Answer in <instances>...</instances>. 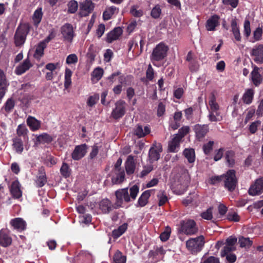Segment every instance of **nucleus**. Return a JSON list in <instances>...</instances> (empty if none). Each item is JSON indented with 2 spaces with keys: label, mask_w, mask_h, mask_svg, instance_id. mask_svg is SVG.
Segmentation results:
<instances>
[{
  "label": "nucleus",
  "mask_w": 263,
  "mask_h": 263,
  "mask_svg": "<svg viewBox=\"0 0 263 263\" xmlns=\"http://www.w3.org/2000/svg\"><path fill=\"white\" fill-rule=\"evenodd\" d=\"M251 55L254 57L255 62L263 63V45H259L254 47L252 50Z\"/></svg>",
  "instance_id": "14"
},
{
  "label": "nucleus",
  "mask_w": 263,
  "mask_h": 263,
  "mask_svg": "<svg viewBox=\"0 0 263 263\" xmlns=\"http://www.w3.org/2000/svg\"><path fill=\"white\" fill-rule=\"evenodd\" d=\"M78 60V57L76 54H71L67 57L66 60V63L69 65L76 64L77 63Z\"/></svg>",
  "instance_id": "56"
},
{
  "label": "nucleus",
  "mask_w": 263,
  "mask_h": 263,
  "mask_svg": "<svg viewBox=\"0 0 263 263\" xmlns=\"http://www.w3.org/2000/svg\"><path fill=\"white\" fill-rule=\"evenodd\" d=\"M168 47L164 43H160L153 49L151 55V60L153 63L163 60L167 55Z\"/></svg>",
  "instance_id": "4"
},
{
  "label": "nucleus",
  "mask_w": 263,
  "mask_h": 263,
  "mask_svg": "<svg viewBox=\"0 0 263 263\" xmlns=\"http://www.w3.org/2000/svg\"><path fill=\"white\" fill-rule=\"evenodd\" d=\"M125 102L122 100L118 101L116 103V107L111 112V116L115 119H118L122 117L125 112Z\"/></svg>",
  "instance_id": "11"
},
{
  "label": "nucleus",
  "mask_w": 263,
  "mask_h": 263,
  "mask_svg": "<svg viewBox=\"0 0 263 263\" xmlns=\"http://www.w3.org/2000/svg\"><path fill=\"white\" fill-rule=\"evenodd\" d=\"M254 95V90L253 88L246 89L242 97L243 102L246 104H251L252 102Z\"/></svg>",
  "instance_id": "29"
},
{
  "label": "nucleus",
  "mask_w": 263,
  "mask_h": 263,
  "mask_svg": "<svg viewBox=\"0 0 263 263\" xmlns=\"http://www.w3.org/2000/svg\"><path fill=\"white\" fill-rule=\"evenodd\" d=\"M72 76V71L70 69L66 68L65 69L64 76V87L66 89L68 88L71 84V77Z\"/></svg>",
  "instance_id": "41"
},
{
  "label": "nucleus",
  "mask_w": 263,
  "mask_h": 263,
  "mask_svg": "<svg viewBox=\"0 0 263 263\" xmlns=\"http://www.w3.org/2000/svg\"><path fill=\"white\" fill-rule=\"evenodd\" d=\"M178 136L173 135V138L169 142L168 149L170 152L175 153L178 152L180 147V142L181 139L178 138Z\"/></svg>",
  "instance_id": "20"
},
{
  "label": "nucleus",
  "mask_w": 263,
  "mask_h": 263,
  "mask_svg": "<svg viewBox=\"0 0 263 263\" xmlns=\"http://www.w3.org/2000/svg\"><path fill=\"white\" fill-rule=\"evenodd\" d=\"M28 129L26 126L23 124H20L17 126L16 133L18 136H24L27 134Z\"/></svg>",
  "instance_id": "55"
},
{
  "label": "nucleus",
  "mask_w": 263,
  "mask_h": 263,
  "mask_svg": "<svg viewBox=\"0 0 263 263\" xmlns=\"http://www.w3.org/2000/svg\"><path fill=\"white\" fill-rule=\"evenodd\" d=\"M127 224L123 223L122 225L118 227V229L114 230L112 232V237L114 238H117L121 236L126 230Z\"/></svg>",
  "instance_id": "37"
},
{
  "label": "nucleus",
  "mask_w": 263,
  "mask_h": 263,
  "mask_svg": "<svg viewBox=\"0 0 263 263\" xmlns=\"http://www.w3.org/2000/svg\"><path fill=\"white\" fill-rule=\"evenodd\" d=\"M259 68L255 66L251 73V80L255 86H259L262 82V78L259 72Z\"/></svg>",
  "instance_id": "16"
},
{
  "label": "nucleus",
  "mask_w": 263,
  "mask_h": 263,
  "mask_svg": "<svg viewBox=\"0 0 263 263\" xmlns=\"http://www.w3.org/2000/svg\"><path fill=\"white\" fill-rule=\"evenodd\" d=\"M212 210V208H210L208 209L205 211L202 212L201 214V217L206 220L212 219L213 218Z\"/></svg>",
  "instance_id": "51"
},
{
  "label": "nucleus",
  "mask_w": 263,
  "mask_h": 263,
  "mask_svg": "<svg viewBox=\"0 0 263 263\" xmlns=\"http://www.w3.org/2000/svg\"><path fill=\"white\" fill-rule=\"evenodd\" d=\"M95 7L94 4L90 0H85L80 4L79 15L81 17L88 16L92 12Z\"/></svg>",
  "instance_id": "8"
},
{
  "label": "nucleus",
  "mask_w": 263,
  "mask_h": 263,
  "mask_svg": "<svg viewBox=\"0 0 263 263\" xmlns=\"http://www.w3.org/2000/svg\"><path fill=\"white\" fill-rule=\"evenodd\" d=\"M10 224L15 229L19 231H22L25 229L26 223V222L21 218H15L10 221Z\"/></svg>",
  "instance_id": "25"
},
{
  "label": "nucleus",
  "mask_w": 263,
  "mask_h": 263,
  "mask_svg": "<svg viewBox=\"0 0 263 263\" xmlns=\"http://www.w3.org/2000/svg\"><path fill=\"white\" fill-rule=\"evenodd\" d=\"M130 12L135 17H140L143 15V11L141 9H137L136 6L132 7Z\"/></svg>",
  "instance_id": "58"
},
{
  "label": "nucleus",
  "mask_w": 263,
  "mask_h": 263,
  "mask_svg": "<svg viewBox=\"0 0 263 263\" xmlns=\"http://www.w3.org/2000/svg\"><path fill=\"white\" fill-rule=\"evenodd\" d=\"M151 132V129L148 126L143 127L142 125H137L134 129V134L139 138L145 137Z\"/></svg>",
  "instance_id": "18"
},
{
  "label": "nucleus",
  "mask_w": 263,
  "mask_h": 263,
  "mask_svg": "<svg viewBox=\"0 0 263 263\" xmlns=\"http://www.w3.org/2000/svg\"><path fill=\"white\" fill-rule=\"evenodd\" d=\"M49 41V39L48 38L45 41H43L40 43L36 47L35 53H34L33 57L36 59H40L44 54V50L45 48L46 45V42H48Z\"/></svg>",
  "instance_id": "31"
},
{
  "label": "nucleus",
  "mask_w": 263,
  "mask_h": 263,
  "mask_svg": "<svg viewBox=\"0 0 263 263\" xmlns=\"http://www.w3.org/2000/svg\"><path fill=\"white\" fill-rule=\"evenodd\" d=\"M209 105L210 107L209 119L212 122L220 121L222 117L219 112V106L216 102V98L213 93H212L209 99Z\"/></svg>",
  "instance_id": "2"
},
{
  "label": "nucleus",
  "mask_w": 263,
  "mask_h": 263,
  "mask_svg": "<svg viewBox=\"0 0 263 263\" xmlns=\"http://www.w3.org/2000/svg\"><path fill=\"white\" fill-rule=\"evenodd\" d=\"M194 129L197 138L200 139L204 137L209 130L208 126L206 125L197 124L194 126Z\"/></svg>",
  "instance_id": "22"
},
{
  "label": "nucleus",
  "mask_w": 263,
  "mask_h": 263,
  "mask_svg": "<svg viewBox=\"0 0 263 263\" xmlns=\"http://www.w3.org/2000/svg\"><path fill=\"white\" fill-rule=\"evenodd\" d=\"M263 192V177L257 179L250 187L248 193L251 196H256Z\"/></svg>",
  "instance_id": "10"
},
{
  "label": "nucleus",
  "mask_w": 263,
  "mask_h": 263,
  "mask_svg": "<svg viewBox=\"0 0 263 263\" xmlns=\"http://www.w3.org/2000/svg\"><path fill=\"white\" fill-rule=\"evenodd\" d=\"M52 140L51 136L46 133H44L36 136L35 144L50 143Z\"/></svg>",
  "instance_id": "33"
},
{
  "label": "nucleus",
  "mask_w": 263,
  "mask_h": 263,
  "mask_svg": "<svg viewBox=\"0 0 263 263\" xmlns=\"http://www.w3.org/2000/svg\"><path fill=\"white\" fill-rule=\"evenodd\" d=\"M116 176L113 177L111 179L112 182L114 184L121 183L125 179V173L123 170L117 171L115 172Z\"/></svg>",
  "instance_id": "35"
},
{
  "label": "nucleus",
  "mask_w": 263,
  "mask_h": 263,
  "mask_svg": "<svg viewBox=\"0 0 263 263\" xmlns=\"http://www.w3.org/2000/svg\"><path fill=\"white\" fill-rule=\"evenodd\" d=\"M122 34V28L119 27H116L107 34L106 41L110 43L114 41L118 40Z\"/></svg>",
  "instance_id": "17"
},
{
  "label": "nucleus",
  "mask_w": 263,
  "mask_h": 263,
  "mask_svg": "<svg viewBox=\"0 0 263 263\" xmlns=\"http://www.w3.org/2000/svg\"><path fill=\"white\" fill-rule=\"evenodd\" d=\"M171 228L166 227L165 231L160 235V238L162 241H165L168 239L171 234Z\"/></svg>",
  "instance_id": "52"
},
{
  "label": "nucleus",
  "mask_w": 263,
  "mask_h": 263,
  "mask_svg": "<svg viewBox=\"0 0 263 263\" xmlns=\"http://www.w3.org/2000/svg\"><path fill=\"white\" fill-rule=\"evenodd\" d=\"M12 148L17 154H22L24 150V145L22 139L18 137L12 139Z\"/></svg>",
  "instance_id": "30"
},
{
  "label": "nucleus",
  "mask_w": 263,
  "mask_h": 263,
  "mask_svg": "<svg viewBox=\"0 0 263 263\" xmlns=\"http://www.w3.org/2000/svg\"><path fill=\"white\" fill-rule=\"evenodd\" d=\"M238 242L241 248H249L253 244L252 241L249 238L243 236L239 237Z\"/></svg>",
  "instance_id": "40"
},
{
  "label": "nucleus",
  "mask_w": 263,
  "mask_h": 263,
  "mask_svg": "<svg viewBox=\"0 0 263 263\" xmlns=\"http://www.w3.org/2000/svg\"><path fill=\"white\" fill-rule=\"evenodd\" d=\"M224 184L226 189L229 191H233L235 190L237 184V179L235 176L234 170H230L224 175Z\"/></svg>",
  "instance_id": "6"
},
{
  "label": "nucleus",
  "mask_w": 263,
  "mask_h": 263,
  "mask_svg": "<svg viewBox=\"0 0 263 263\" xmlns=\"http://www.w3.org/2000/svg\"><path fill=\"white\" fill-rule=\"evenodd\" d=\"M219 17L217 15L211 16L206 21V28L208 31H214L215 28L219 25Z\"/></svg>",
  "instance_id": "19"
},
{
  "label": "nucleus",
  "mask_w": 263,
  "mask_h": 263,
  "mask_svg": "<svg viewBox=\"0 0 263 263\" xmlns=\"http://www.w3.org/2000/svg\"><path fill=\"white\" fill-rule=\"evenodd\" d=\"M200 263H219V260L218 258L215 257L210 256L209 258L201 261Z\"/></svg>",
  "instance_id": "64"
},
{
  "label": "nucleus",
  "mask_w": 263,
  "mask_h": 263,
  "mask_svg": "<svg viewBox=\"0 0 263 263\" xmlns=\"http://www.w3.org/2000/svg\"><path fill=\"white\" fill-rule=\"evenodd\" d=\"M61 33L66 40L71 42L74 36V31L72 26L68 23L64 25L61 27Z\"/></svg>",
  "instance_id": "13"
},
{
  "label": "nucleus",
  "mask_w": 263,
  "mask_h": 263,
  "mask_svg": "<svg viewBox=\"0 0 263 263\" xmlns=\"http://www.w3.org/2000/svg\"><path fill=\"white\" fill-rule=\"evenodd\" d=\"M113 259V263H125L126 258L120 251H117L114 254Z\"/></svg>",
  "instance_id": "42"
},
{
  "label": "nucleus",
  "mask_w": 263,
  "mask_h": 263,
  "mask_svg": "<svg viewBox=\"0 0 263 263\" xmlns=\"http://www.w3.org/2000/svg\"><path fill=\"white\" fill-rule=\"evenodd\" d=\"M158 198L159 199L158 204L159 206L163 205L166 202L168 199L164 191H160L159 192L157 195Z\"/></svg>",
  "instance_id": "49"
},
{
  "label": "nucleus",
  "mask_w": 263,
  "mask_h": 263,
  "mask_svg": "<svg viewBox=\"0 0 263 263\" xmlns=\"http://www.w3.org/2000/svg\"><path fill=\"white\" fill-rule=\"evenodd\" d=\"M231 28H232V31L233 33V35L235 37V39L237 41H241V36L239 30L237 26V22L235 20H233L231 21Z\"/></svg>",
  "instance_id": "36"
},
{
  "label": "nucleus",
  "mask_w": 263,
  "mask_h": 263,
  "mask_svg": "<svg viewBox=\"0 0 263 263\" xmlns=\"http://www.w3.org/2000/svg\"><path fill=\"white\" fill-rule=\"evenodd\" d=\"M152 190H147L144 192L138 199V204L139 206L142 207L145 206L147 203V200L151 196Z\"/></svg>",
  "instance_id": "34"
},
{
  "label": "nucleus",
  "mask_w": 263,
  "mask_h": 263,
  "mask_svg": "<svg viewBox=\"0 0 263 263\" xmlns=\"http://www.w3.org/2000/svg\"><path fill=\"white\" fill-rule=\"evenodd\" d=\"M28 32L29 28L26 25H23L17 28L14 35L16 46H20L24 44Z\"/></svg>",
  "instance_id": "5"
},
{
  "label": "nucleus",
  "mask_w": 263,
  "mask_h": 263,
  "mask_svg": "<svg viewBox=\"0 0 263 263\" xmlns=\"http://www.w3.org/2000/svg\"><path fill=\"white\" fill-rule=\"evenodd\" d=\"M214 144L213 141H209L208 143L205 144L203 146V149L205 154H208L212 149Z\"/></svg>",
  "instance_id": "62"
},
{
  "label": "nucleus",
  "mask_w": 263,
  "mask_h": 263,
  "mask_svg": "<svg viewBox=\"0 0 263 263\" xmlns=\"http://www.w3.org/2000/svg\"><path fill=\"white\" fill-rule=\"evenodd\" d=\"M128 51H132L133 53L135 49L138 47V42L135 39H133L128 42Z\"/></svg>",
  "instance_id": "60"
},
{
  "label": "nucleus",
  "mask_w": 263,
  "mask_h": 263,
  "mask_svg": "<svg viewBox=\"0 0 263 263\" xmlns=\"http://www.w3.org/2000/svg\"><path fill=\"white\" fill-rule=\"evenodd\" d=\"M14 106V101L11 99H8L5 104V110L7 111L11 110Z\"/></svg>",
  "instance_id": "63"
},
{
  "label": "nucleus",
  "mask_w": 263,
  "mask_h": 263,
  "mask_svg": "<svg viewBox=\"0 0 263 263\" xmlns=\"http://www.w3.org/2000/svg\"><path fill=\"white\" fill-rule=\"evenodd\" d=\"M88 146L86 144H82L75 147L71 154V157L74 160H79L84 157L87 152Z\"/></svg>",
  "instance_id": "12"
},
{
  "label": "nucleus",
  "mask_w": 263,
  "mask_h": 263,
  "mask_svg": "<svg viewBox=\"0 0 263 263\" xmlns=\"http://www.w3.org/2000/svg\"><path fill=\"white\" fill-rule=\"evenodd\" d=\"M118 12V9L115 6H111L107 8L103 12V17L105 20H108L111 18L112 15Z\"/></svg>",
  "instance_id": "38"
},
{
  "label": "nucleus",
  "mask_w": 263,
  "mask_h": 263,
  "mask_svg": "<svg viewBox=\"0 0 263 263\" xmlns=\"http://www.w3.org/2000/svg\"><path fill=\"white\" fill-rule=\"evenodd\" d=\"M12 242V238L9 236L8 230L2 229L0 231V245L4 247H7Z\"/></svg>",
  "instance_id": "15"
},
{
  "label": "nucleus",
  "mask_w": 263,
  "mask_h": 263,
  "mask_svg": "<svg viewBox=\"0 0 263 263\" xmlns=\"http://www.w3.org/2000/svg\"><path fill=\"white\" fill-rule=\"evenodd\" d=\"M139 192V187L137 185H134L129 189L130 195L128 188L119 189L116 191V197L115 203V208H118L122 206L124 202H128L130 199L135 200Z\"/></svg>",
  "instance_id": "1"
},
{
  "label": "nucleus",
  "mask_w": 263,
  "mask_h": 263,
  "mask_svg": "<svg viewBox=\"0 0 263 263\" xmlns=\"http://www.w3.org/2000/svg\"><path fill=\"white\" fill-rule=\"evenodd\" d=\"M26 123L32 131L37 130L41 127V121L31 116L27 118Z\"/></svg>",
  "instance_id": "21"
},
{
  "label": "nucleus",
  "mask_w": 263,
  "mask_h": 263,
  "mask_svg": "<svg viewBox=\"0 0 263 263\" xmlns=\"http://www.w3.org/2000/svg\"><path fill=\"white\" fill-rule=\"evenodd\" d=\"M68 11L71 13H75L78 8V4L77 1L71 0L68 3Z\"/></svg>",
  "instance_id": "48"
},
{
  "label": "nucleus",
  "mask_w": 263,
  "mask_h": 263,
  "mask_svg": "<svg viewBox=\"0 0 263 263\" xmlns=\"http://www.w3.org/2000/svg\"><path fill=\"white\" fill-rule=\"evenodd\" d=\"M31 66L32 65L28 58L24 61L22 64L16 67L15 73L17 75H21L28 70Z\"/></svg>",
  "instance_id": "24"
},
{
  "label": "nucleus",
  "mask_w": 263,
  "mask_h": 263,
  "mask_svg": "<svg viewBox=\"0 0 263 263\" xmlns=\"http://www.w3.org/2000/svg\"><path fill=\"white\" fill-rule=\"evenodd\" d=\"M261 125V121L257 120L252 122L249 126V130L251 134H254L257 128Z\"/></svg>",
  "instance_id": "54"
},
{
  "label": "nucleus",
  "mask_w": 263,
  "mask_h": 263,
  "mask_svg": "<svg viewBox=\"0 0 263 263\" xmlns=\"http://www.w3.org/2000/svg\"><path fill=\"white\" fill-rule=\"evenodd\" d=\"M181 230L186 235H194L198 232V228L196 222L193 220H187L183 221L181 223Z\"/></svg>",
  "instance_id": "7"
},
{
  "label": "nucleus",
  "mask_w": 263,
  "mask_h": 263,
  "mask_svg": "<svg viewBox=\"0 0 263 263\" xmlns=\"http://www.w3.org/2000/svg\"><path fill=\"white\" fill-rule=\"evenodd\" d=\"M99 153V148L97 145H94L92 147L91 151L90 152L88 158L89 159L92 160L96 158Z\"/></svg>",
  "instance_id": "59"
},
{
  "label": "nucleus",
  "mask_w": 263,
  "mask_h": 263,
  "mask_svg": "<svg viewBox=\"0 0 263 263\" xmlns=\"http://www.w3.org/2000/svg\"><path fill=\"white\" fill-rule=\"evenodd\" d=\"M161 13V9L159 5H156L151 11V16L154 18H158Z\"/></svg>",
  "instance_id": "53"
},
{
  "label": "nucleus",
  "mask_w": 263,
  "mask_h": 263,
  "mask_svg": "<svg viewBox=\"0 0 263 263\" xmlns=\"http://www.w3.org/2000/svg\"><path fill=\"white\" fill-rule=\"evenodd\" d=\"M47 182V179L44 167H41L39 170V175L37 177L36 183L38 187L43 186Z\"/></svg>",
  "instance_id": "28"
},
{
  "label": "nucleus",
  "mask_w": 263,
  "mask_h": 263,
  "mask_svg": "<svg viewBox=\"0 0 263 263\" xmlns=\"http://www.w3.org/2000/svg\"><path fill=\"white\" fill-rule=\"evenodd\" d=\"M71 170L68 165L66 163H63L61 168L60 173L65 178L68 177L70 175Z\"/></svg>",
  "instance_id": "45"
},
{
  "label": "nucleus",
  "mask_w": 263,
  "mask_h": 263,
  "mask_svg": "<svg viewBox=\"0 0 263 263\" xmlns=\"http://www.w3.org/2000/svg\"><path fill=\"white\" fill-rule=\"evenodd\" d=\"M235 250L236 247L229 246L228 245L226 244V246L221 252V256L224 257L230 252L235 251Z\"/></svg>",
  "instance_id": "57"
},
{
  "label": "nucleus",
  "mask_w": 263,
  "mask_h": 263,
  "mask_svg": "<svg viewBox=\"0 0 263 263\" xmlns=\"http://www.w3.org/2000/svg\"><path fill=\"white\" fill-rule=\"evenodd\" d=\"M100 98L99 95L98 93H95L90 96L87 100V104L89 107L93 106L99 101Z\"/></svg>",
  "instance_id": "46"
},
{
  "label": "nucleus",
  "mask_w": 263,
  "mask_h": 263,
  "mask_svg": "<svg viewBox=\"0 0 263 263\" xmlns=\"http://www.w3.org/2000/svg\"><path fill=\"white\" fill-rule=\"evenodd\" d=\"M42 15L43 14L41 8L37 9L35 11L33 18L36 25H37L40 23L42 18Z\"/></svg>",
  "instance_id": "50"
},
{
  "label": "nucleus",
  "mask_w": 263,
  "mask_h": 263,
  "mask_svg": "<svg viewBox=\"0 0 263 263\" xmlns=\"http://www.w3.org/2000/svg\"><path fill=\"white\" fill-rule=\"evenodd\" d=\"M251 33L250 23L249 21L245 20L244 23V34L248 37Z\"/></svg>",
  "instance_id": "61"
},
{
  "label": "nucleus",
  "mask_w": 263,
  "mask_h": 263,
  "mask_svg": "<svg viewBox=\"0 0 263 263\" xmlns=\"http://www.w3.org/2000/svg\"><path fill=\"white\" fill-rule=\"evenodd\" d=\"M162 151V145L159 143H155L149 151V159L152 162L157 161L160 157Z\"/></svg>",
  "instance_id": "9"
},
{
  "label": "nucleus",
  "mask_w": 263,
  "mask_h": 263,
  "mask_svg": "<svg viewBox=\"0 0 263 263\" xmlns=\"http://www.w3.org/2000/svg\"><path fill=\"white\" fill-rule=\"evenodd\" d=\"M126 172L127 175L133 174L135 170L136 164L134 157L132 155L128 156L125 163Z\"/></svg>",
  "instance_id": "23"
},
{
  "label": "nucleus",
  "mask_w": 263,
  "mask_h": 263,
  "mask_svg": "<svg viewBox=\"0 0 263 263\" xmlns=\"http://www.w3.org/2000/svg\"><path fill=\"white\" fill-rule=\"evenodd\" d=\"M10 192L15 198L22 197V193L20 189V184L18 181H13L11 186Z\"/></svg>",
  "instance_id": "26"
},
{
  "label": "nucleus",
  "mask_w": 263,
  "mask_h": 263,
  "mask_svg": "<svg viewBox=\"0 0 263 263\" xmlns=\"http://www.w3.org/2000/svg\"><path fill=\"white\" fill-rule=\"evenodd\" d=\"M8 84L6 77L3 70L0 69V100L5 95Z\"/></svg>",
  "instance_id": "27"
},
{
  "label": "nucleus",
  "mask_w": 263,
  "mask_h": 263,
  "mask_svg": "<svg viewBox=\"0 0 263 263\" xmlns=\"http://www.w3.org/2000/svg\"><path fill=\"white\" fill-rule=\"evenodd\" d=\"M103 74V69L100 67L95 68L92 72L91 76L93 79L99 81Z\"/></svg>",
  "instance_id": "44"
},
{
  "label": "nucleus",
  "mask_w": 263,
  "mask_h": 263,
  "mask_svg": "<svg viewBox=\"0 0 263 263\" xmlns=\"http://www.w3.org/2000/svg\"><path fill=\"white\" fill-rule=\"evenodd\" d=\"M205 243L204 237L200 235L196 238H192L186 241V247L192 254H196L201 251Z\"/></svg>",
  "instance_id": "3"
},
{
  "label": "nucleus",
  "mask_w": 263,
  "mask_h": 263,
  "mask_svg": "<svg viewBox=\"0 0 263 263\" xmlns=\"http://www.w3.org/2000/svg\"><path fill=\"white\" fill-rule=\"evenodd\" d=\"M190 128L189 126H184L180 128L178 130V133L174 135L178 136V138H179L181 140L183 137H184L190 132Z\"/></svg>",
  "instance_id": "47"
},
{
  "label": "nucleus",
  "mask_w": 263,
  "mask_h": 263,
  "mask_svg": "<svg viewBox=\"0 0 263 263\" xmlns=\"http://www.w3.org/2000/svg\"><path fill=\"white\" fill-rule=\"evenodd\" d=\"M99 207L103 213H108L112 210L113 206L108 199H104L100 201Z\"/></svg>",
  "instance_id": "32"
},
{
  "label": "nucleus",
  "mask_w": 263,
  "mask_h": 263,
  "mask_svg": "<svg viewBox=\"0 0 263 263\" xmlns=\"http://www.w3.org/2000/svg\"><path fill=\"white\" fill-rule=\"evenodd\" d=\"M234 155L235 153L232 151H229L226 152V159L227 160V162L228 164V165L230 166H232L235 163V160H234Z\"/></svg>",
  "instance_id": "43"
},
{
  "label": "nucleus",
  "mask_w": 263,
  "mask_h": 263,
  "mask_svg": "<svg viewBox=\"0 0 263 263\" xmlns=\"http://www.w3.org/2000/svg\"><path fill=\"white\" fill-rule=\"evenodd\" d=\"M184 157L187 159L190 163H193L195 160V154L194 150L192 148H186L183 151Z\"/></svg>",
  "instance_id": "39"
}]
</instances>
